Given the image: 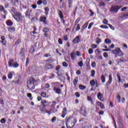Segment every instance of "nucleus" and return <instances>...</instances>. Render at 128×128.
Returning <instances> with one entry per match:
<instances>
[{
    "mask_svg": "<svg viewBox=\"0 0 128 128\" xmlns=\"http://www.w3.org/2000/svg\"><path fill=\"white\" fill-rule=\"evenodd\" d=\"M32 8H34V10H35V8H36L38 7V6L36 5V4H32Z\"/></svg>",
    "mask_w": 128,
    "mask_h": 128,
    "instance_id": "603ef678",
    "label": "nucleus"
},
{
    "mask_svg": "<svg viewBox=\"0 0 128 128\" xmlns=\"http://www.w3.org/2000/svg\"><path fill=\"white\" fill-rule=\"evenodd\" d=\"M30 62V60L28 58H27L26 60V63L25 64V66H28V63Z\"/></svg>",
    "mask_w": 128,
    "mask_h": 128,
    "instance_id": "8fccbe9b",
    "label": "nucleus"
},
{
    "mask_svg": "<svg viewBox=\"0 0 128 128\" xmlns=\"http://www.w3.org/2000/svg\"><path fill=\"white\" fill-rule=\"evenodd\" d=\"M8 78H10V80H12V72L8 74Z\"/></svg>",
    "mask_w": 128,
    "mask_h": 128,
    "instance_id": "4c0bfd02",
    "label": "nucleus"
},
{
    "mask_svg": "<svg viewBox=\"0 0 128 128\" xmlns=\"http://www.w3.org/2000/svg\"><path fill=\"white\" fill-rule=\"evenodd\" d=\"M112 52L115 54V58H118V56H122L124 54L122 52V50L120 48H116L115 50H112Z\"/></svg>",
    "mask_w": 128,
    "mask_h": 128,
    "instance_id": "f03ea898",
    "label": "nucleus"
},
{
    "mask_svg": "<svg viewBox=\"0 0 128 128\" xmlns=\"http://www.w3.org/2000/svg\"><path fill=\"white\" fill-rule=\"evenodd\" d=\"M117 78H118V82H121V78H120V74H117Z\"/></svg>",
    "mask_w": 128,
    "mask_h": 128,
    "instance_id": "37998d69",
    "label": "nucleus"
},
{
    "mask_svg": "<svg viewBox=\"0 0 128 128\" xmlns=\"http://www.w3.org/2000/svg\"><path fill=\"white\" fill-rule=\"evenodd\" d=\"M91 74L92 76H94V74H96V71L94 70H92Z\"/></svg>",
    "mask_w": 128,
    "mask_h": 128,
    "instance_id": "de8ad7c7",
    "label": "nucleus"
},
{
    "mask_svg": "<svg viewBox=\"0 0 128 128\" xmlns=\"http://www.w3.org/2000/svg\"><path fill=\"white\" fill-rule=\"evenodd\" d=\"M11 13L12 14H14L15 16H16L18 12L16 11V8H12L11 10Z\"/></svg>",
    "mask_w": 128,
    "mask_h": 128,
    "instance_id": "6ab92c4d",
    "label": "nucleus"
},
{
    "mask_svg": "<svg viewBox=\"0 0 128 128\" xmlns=\"http://www.w3.org/2000/svg\"><path fill=\"white\" fill-rule=\"evenodd\" d=\"M48 104H50V102H48V101L46 100H42L41 101V105L44 106H46Z\"/></svg>",
    "mask_w": 128,
    "mask_h": 128,
    "instance_id": "4468645a",
    "label": "nucleus"
},
{
    "mask_svg": "<svg viewBox=\"0 0 128 128\" xmlns=\"http://www.w3.org/2000/svg\"><path fill=\"white\" fill-rule=\"evenodd\" d=\"M120 8H122V6H112L110 8V12L112 14H116Z\"/></svg>",
    "mask_w": 128,
    "mask_h": 128,
    "instance_id": "7ed1b4c3",
    "label": "nucleus"
},
{
    "mask_svg": "<svg viewBox=\"0 0 128 128\" xmlns=\"http://www.w3.org/2000/svg\"><path fill=\"white\" fill-rule=\"evenodd\" d=\"M14 60L12 59H10V60L9 62H8V66H10V68H12V66H14Z\"/></svg>",
    "mask_w": 128,
    "mask_h": 128,
    "instance_id": "a211bd4d",
    "label": "nucleus"
},
{
    "mask_svg": "<svg viewBox=\"0 0 128 128\" xmlns=\"http://www.w3.org/2000/svg\"><path fill=\"white\" fill-rule=\"evenodd\" d=\"M86 88V86L84 85H82V84L79 85V88L80 90H84Z\"/></svg>",
    "mask_w": 128,
    "mask_h": 128,
    "instance_id": "c756f323",
    "label": "nucleus"
},
{
    "mask_svg": "<svg viewBox=\"0 0 128 128\" xmlns=\"http://www.w3.org/2000/svg\"><path fill=\"white\" fill-rule=\"evenodd\" d=\"M56 84V86H54V88H53V90L56 92L58 94H62V92L60 91V88H58V86H60V83L58 82H55V85Z\"/></svg>",
    "mask_w": 128,
    "mask_h": 128,
    "instance_id": "20e7f679",
    "label": "nucleus"
},
{
    "mask_svg": "<svg viewBox=\"0 0 128 128\" xmlns=\"http://www.w3.org/2000/svg\"><path fill=\"white\" fill-rule=\"evenodd\" d=\"M96 42L98 44H100L102 42V40H100V38H96Z\"/></svg>",
    "mask_w": 128,
    "mask_h": 128,
    "instance_id": "7c9ffc66",
    "label": "nucleus"
},
{
    "mask_svg": "<svg viewBox=\"0 0 128 128\" xmlns=\"http://www.w3.org/2000/svg\"><path fill=\"white\" fill-rule=\"evenodd\" d=\"M0 122H1V124H6V119H4V118H2L0 120Z\"/></svg>",
    "mask_w": 128,
    "mask_h": 128,
    "instance_id": "09e8293b",
    "label": "nucleus"
},
{
    "mask_svg": "<svg viewBox=\"0 0 128 128\" xmlns=\"http://www.w3.org/2000/svg\"><path fill=\"white\" fill-rule=\"evenodd\" d=\"M96 106H100L101 110H104L106 108H104V105L102 102H98L96 103Z\"/></svg>",
    "mask_w": 128,
    "mask_h": 128,
    "instance_id": "9d476101",
    "label": "nucleus"
},
{
    "mask_svg": "<svg viewBox=\"0 0 128 128\" xmlns=\"http://www.w3.org/2000/svg\"><path fill=\"white\" fill-rule=\"evenodd\" d=\"M36 4L38 6H40V4H42V0H38Z\"/></svg>",
    "mask_w": 128,
    "mask_h": 128,
    "instance_id": "c9c22d12",
    "label": "nucleus"
},
{
    "mask_svg": "<svg viewBox=\"0 0 128 128\" xmlns=\"http://www.w3.org/2000/svg\"><path fill=\"white\" fill-rule=\"evenodd\" d=\"M27 96H28V98H30V100H32V94L30 93H28L27 94Z\"/></svg>",
    "mask_w": 128,
    "mask_h": 128,
    "instance_id": "58836bf2",
    "label": "nucleus"
},
{
    "mask_svg": "<svg viewBox=\"0 0 128 128\" xmlns=\"http://www.w3.org/2000/svg\"><path fill=\"white\" fill-rule=\"evenodd\" d=\"M15 30L16 29L14 28L10 27L8 28V30H9V32H14Z\"/></svg>",
    "mask_w": 128,
    "mask_h": 128,
    "instance_id": "2f4dec72",
    "label": "nucleus"
},
{
    "mask_svg": "<svg viewBox=\"0 0 128 128\" xmlns=\"http://www.w3.org/2000/svg\"><path fill=\"white\" fill-rule=\"evenodd\" d=\"M92 48H98V46H96V44H93L92 46Z\"/></svg>",
    "mask_w": 128,
    "mask_h": 128,
    "instance_id": "4d7b16f0",
    "label": "nucleus"
},
{
    "mask_svg": "<svg viewBox=\"0 0 128 128\" xmlns=\"http://www.w3.org/2000/svg\"><path fill=\"white\" fill-rule=\"evenodd\" d=\"M62 66H63L66 67L68 66V64L66 63V62H63Z\"/></svg>",
    "mask_w": 128,
    "mask_h": 128,
    "instance_id": "338daca9",
    "label": "nucleus"
},
{
    "mask_svg": "<svg viewBox=\"0 0 128 128\" xmlns=\"http://www.w3.org/2000/svg\"><path fill=\"white\" fill-rule=\"evenodd\" d=\"M49 30L48 28H44L42 29V32H44V36H48V32H49Z\"/></svg>",
    "mask_w": 128,
    "mask_h": 128,
    "instance_id": "9b49d317",
    "label": "nucleus"
},
{
    "mask_svg": "<svg viewBox=\"0 0 128 128\" xmlns=\"http://www.w3.org/2000/svg\"><path fill=\"white\" fill-rule=\"evenodd\" d=\"M122 16H123L124 18H126V16H128V13H126V14H123Z\"/></svg>",
    "mask_w": 128,
    "mask_h": 128,
    "instance_id": "774afa93",
    "label": "nucleus"
},
{
    "mask_svg": "<svg viewBox=\"0 0 128 128\" xmlns=\"http://www.w3.org/2000/svg\"><path fill=\"white\" fill-rule=\"evenodd\" d=\"M75 96H76V98H80V93L78 92H76L75 93Z\"/></svg>",
    "mask_w": 128,
    "mask_h": 128,
    "instance_id": "864d4df0",
    "label": "nucleus"
},
{
    "mask_svg": "<svg viewBox=\"0 0 128 128\" xmlns=\"http://www.w3.org/2000/svg\"><path fill=\"white\" fill-rule=\"evenodd\" d=\"M59 16H60L61 20H62V18H64V16L62 15V12L61 10L59 11Z\"/></svg>",
    "mask_w": 128,
    "mask_h": 128,
    "instance_id": "72a5a7b5",
    "label": "nucleus"
},
{
    "mask_svg": "<svg viewBox=\"0 0 128 128\" xmlns=\"http://www.w3.org/2000/svg\"><path fill=\"white\" fill-rule=\"evenodd\" d=\"M6 24L10 26H12V22L10 20H8L6 22Z\"/></svg>",
    "mask_w": 128,
    "mask_h": 128,
    "instance_id": "a878e982",
    "label": "nucleus"
},
{
    "mask_svg": "<svg viewBox=\"0 0 128 128\" xmlns=\"http://www.w3.org/2000/svg\"><path fill=\"white\" fill-rule=\"evenodd\" d=\"M98 98L100 100H104V96L102 94V93L99 92L98 94Z\"/></svg>",
    "mask_w": 128,
    "mask_h": 128,
    "instance_id": "412c9836",
    "label": "nucleus"
},
{
    "mask_svg": "<svg viewBox=\"0 0 128 128\" xmlns=\"http://www.w3.org/2000/svg\"><path fill=\"white\" fill-rule=\"evenodd\" d=\"M78 78L74 79V80H73V82L74 84V86H76V84H78Z\"/></svg>",
    "mask_w": 128,
    "mask_h": 128,
    "instance_id": "473e14b6",
    "label": "nucleus"
},
{
    "mask_svg": "<svg viewBox=\"0 0 128 128\" xmlns=\"http://www.w3.org/2000/svg\"><path fill=\"white\" fill-rule=\"evenodd\" d=\"M44 56L45 58H48V56H50V53L46 54L44 55Z\"/></svg>",
    "mask_w": 128,
    "mask_h": 128,
    "instance_id": "13d9d810",
    "label": "nucleus"
},
{
    "mask_svg": "<svg viewBox=\"0 0 128 128\" xmlns=\"http://www.w3.org/2000/svg\"><path fill=\"white\" fill-rule=\"evenodd\" d=\"M80 113L83 116H86V108L82 106L80 109Z\"/></svg>",
    "mask_w": 128,
    "mask_h": 128,
    "instance_id": "39448f33",
    "label": "nucleus"
},
{
    "mask_svg": "<svg viewBox=\"0 0 128 128\" xmlns=\"http://www.w3.org/2000/svg\"><path fill=\"white\" fill-rule=\"evenodd\" d=\"M108 78H109V80L106 82V85L107 86L112 84V74H110L109 75Z\"/></svg>",
    "mask_w": 128,
    "mask_h": 128,
    "instance_id": "ddd939ff",
    "label": "nucleus"
},
{
    "mask_svg": "<svg viewBox=\"0 0 128 128\" xmlns=\"http://www.w3.org/2000/svg\"><path fill=\"white\" fill-rule=\"evenodd\" d=\"M106 44H112V40L108 38H106L104 40Z\"/></svg>",
    "mask_w": 128,
    "mask_h": 128,
    "instance_id": "c85d7f7f",
    "label": "nucleus"
},
{
    "mask_svg": "<svg viewBox=\"0 0 128 128\" xmlns=\"http://www.w3.org/2000/svg\"><path fill=\"white\" fill-rule=\"evenodd\" d=\"M80 36H76L73 40L74 44H78V42H80Z\"/></svg>",
    "mask_w": 128,
    "mask_h": 128,
    "instance_id": "6e6552de",
    "label": "nucleus"
},
{
    "mask_svg": "<svg viewBox=\"0 0 128 128\" xmlns=\"http://www.w3.org/2000/svg\"><path fill=\"white\" fill-rule=\"evenodd\" d=\"M80 18H78V19L76 20V22H74L75 26H76V24H78V22H80Z\"/></svg>",
    "mask_w": 128,
    "mask_h": 128,
    "instance_id": "e433bc0d",
    "label": "nucleus"
},
{
    "mask_svg": "<svg viewBox=\"0 0 128 128\" xmlns=\"http://www.w3.org/2000/svg\"><path fill=\"white\" fill-rule=\"evenodd\" d=\"M38 108H40V110L41 112H42L43 114H45L46 109H44V108H46V106L41 105V106H38Z\"/></svg>",
    "mask_w": 128,
    "mask_h": 128,
    "instance_id": "f8f14e48",
    "label": "nucleus"
},
{
    "mask_svg": "<svg viewBox=\"0 0 128 128\" xmlns=\"http://www.w3.org/2000/svg\"><path fill=\"white\" fill-rule=\"evenodd\" d=\"M76 124V119L74 117L69 118L67 120V122H66V126L67 128H72Z\"/></svg>",
    "mask_w": 128,
    "mask_h": 128,
    "instance_id": "f257e3e1",
    "label": "nucleus"
},
{
    "mask_svg": "<svg viewBox=\"0 0 128 128\" xmlns=\"http://www.w3.org/2000/svg\"><path fill=\"white\" fill-rule=\"evenodd\" d=\"M76 54H74V52L71 53L72 60H74V59L76 58Z\"/></svg>",
    "mask_w": 128,
    "mask_h": 128,
    "instance_id": "b1692460",
    "label": "nucleus"
},
{
    "mask_svg": "<svg viewBox=\"0 0 128 128\" xmlns=\"http://www.w3.org/2000/svg\"><path fill=\"white\" fill-rule=\"evenodd\" d=\"M80 30V24H78L76 28V30L78 32V31Z\"/></svg>",
    "mask_w": 128,
    "mask_h": 128,
    "instance_id": "5fc2aeb1",
    "label": "nucleus"
},
{
    "mask_svg": "<svg viewBox=\"0 0 128 128\" xmlns=\"http://www.w3.org/2000/svg\"><path fill=\"white\" fill-rule=\"evenodd\" d=\"M74 0H68V6L70 8L72 7V2Z\"/></svg>",
    "mask_w": 128,
    "mask_h": 128,
    "instance_id": "5701e85b",
    "label": "nucleus"
},
{
    "mask_svg": "<svg viewBox=\"0 0 128 128\" xmlns=\"http://www.w3.org/2000/svg\"><path fill=\"white\" fill-rule=\"evenodd\" d=\"M108 24L110 26V28H111V30H114V26H112V24Z\"/></svg>",
    "mask_w": 128,
    "mask_h": 128,
    "instance_id": "6e6d98bb",
    "label": "nucleus"
},
{
    "mask_svg": "<svg viewBox=\"0 0 128 128\" xmlns=\"http://www.w3.org/2000/svg\"><path fill=\"white\" fill-rule=\"evenodd\" d=\"M78 66H80V68H82V66H84V64L82 63V62H78Z\"/></svg>",
    "mask_w": 128,
    "mask_h": 128,
    "instance_id": "0e129e2a",
    "label": "nucleus"
},
{
    "mask_svg": "<svg viewBox=\"0 0 128 128\" xmlns=\"http://www.w3.org/2000/svg\"><path fill=\"white\" fill-rule=\"evenodd\" d=\"M58 112V110H56L54 111H52V109L50 110V111H48L47 110H45V113L48 114H51L52 112Z\"/></svg>",
    "mask_w": 128,
    "mask_h": 128,
    "instance_id": "4be33fe9",
    "label": "nucleus"
},
{
    "mask_svg": "<svg viewBox=\"0 0 128 128\" xmlns=\"http://www.w3.org/2000/svg\"><path fill=\"white\" fill-rule=\"evenodd\" d=\"M117 100H118V102H120V96L118 95Z\"/></svg>",
    "mask_w": 128,
    "mask_h": 128,
    "instance_id": "e2e57ef3",
    "label": "nucleus"
},
{
    "mask_svg": "<svg viewBox=\"0 0 128 128\" xmlns=\"http://www.w3.org/2000/svg\"><path fill=\"white\" fill-rule=\"evenodd\" d=\"M20 56L21 58H24V48H22L20 50Z\"/></svg>",
    "mask_w": 128,
    "mask_h": 128,
    "instance_id": "2eb2a0df",
    "label": "nucleus"
},
{
    "mask_svg": "<svg viewBox=\"0 0 128 128\" xmlns=\"http://www.w3.org/2000/svg\"><path fill=\"white\" fill-rule=\"evenodd\" d=\"M54 60H55L54 59L49 58L46 60H44V62H48V64H52V62H54Z\"/></svg>",
    "mask_w": 128,
    "mask_h": 128,
    "instance_id": "aec40b11",
    "label": "nucleus"
},
{
    "mask_svg": "<svg viewBox=\"0 0 128 128\" xmlns=\"http://www.w3.org/2000/svg\"><path fill=\"white\" fill-rule=\"evenodd\" d=\"M94 53V50H92V48H90L88 50V54H92Z\"/></svg>",
    "mask_w": 128,
    "mask_h": 128,
    "instance_id": "79ce46f5",
    "label": "nucleus"
},
{
    "mask_svg": "<svg viewBox=\"0 0 128 128\" xmlns=\"http://www.w3.org/2000/svg\"><path fill=\"white\" fill-rule=\"evenodd\" d=\"M101 80L102 82H106V77H104V76L102 75L101 76Z\"/></svg>",
    "mask_w": 128,
    "mask_h": 128,
    "instance_id": "cd10ccee",
    "label": "nucleus"
},
{
    "mask_svg": "<svg viewBox=\"0 0 128 128\" xmlns=\"http://www.w3.org/2000/svg\"><path fill=\"white\" fill-rule=\"evenodd\" d=\"M46 17L41 16L40 18V22H44V24H46Z\"/></svg>",
    "mask_w": 128,
    "mask_h": 128,
    "instance_id": "f3484780",
    "label": "nucleus"
},
{
    "mask_svg": "<svg viewBox=\"0 0 128 128\" xmlns=\"http://www.w3.org/2000/svg\"><path fill=\"white\" fill-rule=\"evenodd\" d=\"M56 117L54 116L52 119V122H56Z\"/></svg>",
    "mask_w": 128,
    "mask_h": 128,
    "instance_id": "a18cd8bd",
    "label": "nucleus"
},
{
    "mask_svg": "<svg viewBox=\"0 0 128 128\" xmlns=\"http://www.w3.org/2000/svg\"><path fill=\"white\" fill-rule=\"evenodd\" d=\"M100 28H108V26H106V25H102L100 26Z\"/></svg>",
    "mask_w": 128,
    "mask_h": 128,
    "instance_id": "a19ab883",
    "label": "nucleus"
},
{
    "mask_svg": "<svg viewBox=\"0 0 128 128\" xmlns=\"http://www.w3.org/2000/svg\"><path fill=\"white\" fill-rule=\"evenodd\" d=\"M29 12H30V10H28L26 11V18H29V16H30V14H28Z\"/></svg>",
    "mask_w": 128,
    "mask_h": 128,
    "instance_id": "f704fd0d",
    "label": "nucleus"
},
{
    "mask_svg": "<svg viewBox=\"0 0 128 128\" xmlns=\"http://www.w3.org/2000/svg\"><path fill=\"white\" fill-rule=\"evenodd\" d=\"M66 108H64L63 111L62 112V114L61 115L62 118H64L66 116Z\"/></svg>",
    "mask_w": 128,
    "mask_h": 128,
    "instance_id": "dca6fc26",
    "label": "nucleus"
},
{
    "mask_svg": "<svg viewBox=\"0 0 128 128\" xmlns=\"http://www.w3.org/2000/svg\"><path fill=\"white\" fill-rule=\"evenodd\" d=\"M108 21L106 19H104L103 20V24H108Z\"/></svg>",
    "mask_w": 128,
    "mask_h": 128,
    "instance_id": "c03bdc74",
    "label": "nucleus"
},
{
    "mask_svg": "<svg viewBox=\"0 0 128 128\" xmlns=\"http://www.w3.org/2000/svg\"><path fill=\"white\" fill-rule=\"evenodd\" d=\"M28 88L29 90H34V82L31 80L27 81Z\"/></svg>",
    "mask_w": 128,
    "mask_h": 128,
    "instance_id": "423d86ee",
    "label": "nucleus"
},
{
    "mask_svg": "<svg viewBox=\"0 0 128 128\" xmlns=\"http://www.w3.org/2000/svg\"><path fill=\"white\" fill-rule=\"evenodd\" d=\"M94 26V22H91L89 26L88 27V30H90L92 28V26Z\"/></svg>",
    "mask_w": 128,
    "mask_h": 128,
    "instance_id": "49530a36",
    "label": "nucleus"
},
{
    "mask_svg": "<svg viewBox=\"0 0 128 128\" xmlns=\"http://www.w3.org/2000/svg\"><path fill=\"white\" fill-rule=\"evenodd\" d=\"M0 12H3L4 14H8V11L2 5H0Z\"/></svg>",
    "mask_w": 128,
    "mask_h": 128,
    "instance_id": "1a4fd4ad",
    "label": "nucleus"
},
{
    "mask_svg": "<svg viewBox=\"0 0 128 128\" xmlns=\"http://www.w3.org/2000/svg\"><path fill=\"white\" fill-rule=\"evenodd\" d=\"M16 16L18 18L19 20H18V18H16ZM14 18L16 20H18V22H22V14L20 13H18L15 16H14Z\"/></svg>",
    "mask_w": 128,
    "mask_h": 128,
    "instance_id": "0eeeda50",
    "label": "nucleus"
},
{
    "mask_svg": "<svg viewBox=\"0 0 128 128\" xmlns=\"http://www.w3.org/2000/svg\"><path fill=\"white\" fill-rule=\"evenodd\" d=\"M41 96H42V98H46V92H42Z\"/></svg>",
    "mask_w": 128,
    "mask_h": 128,
    "instance_id": "ea45409f",
    "label": "nucleus"
},
{
    "mask_svg": "<svg viewBox=\"0 0 128 128\" xmlns=\"http://www.w3.org/2000/svg\"><path fill=\"white\" fill-rule=\"evenodd\" d=\"M9 6H10V4L9 3H7V4H4V8H9Z\"/></svg>",
    "mask_w": 128,
    "mask_h": 128,
    "instance_id": "052dcab7",
    "label": "nucleus"
},
{
    "mask_svg": "<svg viewBox=\"0 0 128 128\" xmlns=\"http://www.w3.org/2000/svg\"><path fill=\"white\" fill-rule=\"evenodd\" d=\"M0 104H4V100H2V98H0Z\"/></svg>",
    "mask_w": 128,
    "mask_h": 128,
    "instance_id": "bf43d9fd",
    "label": "nucleus"
},
{
    "mask_svg": "<svg viewBox=\"0 0 128 128\" xmlns=\"http://www.w3.org/2000/svg\"><path fill=\"white\" fill-rule=\"evenodd\" d=\"M13 68H16L18 66V64L14 62V64H13Z\"/></svg>",
    "mask_w": 128,
    "mask_h": 128,
    "instance_id": "3c124183",
    "label": "nucleus"
},
{
    "mask_svg": "<svg viewBox=\"0 0 128 128\" xmlns=\"http://www.w3.org/2000/svg\"><path fill=\"white\" fill-rule=\"evenodd\" d=\"M20 44V40L18 39L16 41V44Z\"/></svg>",
    "mask_w": 128,
    "mask_h": 128,
    "instance_id": "680f3d73",
    "label": "nucleus"
},
{
    "mask_svg": "<svg viewBox=\"0 0 128 128\" xmlns=\"http://www.w3.org/2000/svg\"><path fill=\"white\" fill-rule=\"evenodd\" d=\"M60 66H58L56 67V70L57 72H58V70H60Z\"/></svg>",
    "mask_w": 128,
    "mask_h": 128,
    "instance_id": "69168bd1",
    "label": "nucleus"
},
{
    "mask_svg": "<svg viewBox=\"0 0 128 128\" xmlns=\"http://www.w3.org/2000/svg\"><path fill=\"white\" fill-rule=\"evenodd\" d=\"M90 84L92 86H94L96 85V81H94V80H93L90 82Z\"/></svg>",
    "mask_w": 128,
    "mask_h": 128,
    "instance_id": "393cba45",
    "label": "nucleus"
},
{
    "mask_svg": "<svg viewBox=\"0 0 128 128\" xmlns=\"http://www.w3.org/2000/svg\"><path fill=\"white\" fill-rule=\"evenodd\" d=\"M12 2H14V4H19L20 0H12Z\"/></svg>",
    "mask_w": 128,
    "mask_h": 128,
    "instance_id": "bb28decb",
    "label": "nucleus"
}]
</instances>
